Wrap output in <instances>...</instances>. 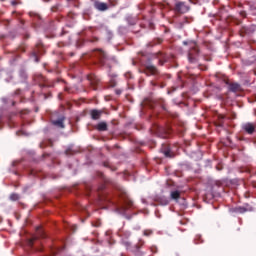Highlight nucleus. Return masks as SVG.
I'll return each instance as SVG.
<instances>
[{
	"instance_id": "obj_4",
	"label": "nucleus",
	"mask_w": 256,
	"mask_h": 256,
	"mask_svg": "<svg viewBox=\"0 0 256 256\" xmlns=\"http://www.w3.org/2000/svg\"><path fill=\"white\" fill-rule=\"evenodd\" d=\"M36 232H37V235L29 239L28 241L29 247H33V243H35L37 239H45L46 237L45 232L43 231V229H41V227H37Z\"/></svg>"
},
{
	"instance_id": "obj_11",
	"label": "nucleus",
	"mask_w": 256,
	"mask_h": 256,
	"mask_svg": "<svg viewBox=\"0 0 256 256\" xmlns=\"http://www.w3.org/2000/svg\"><path fill=\"white\" fill-rule=\"evenodd\" d=\"M101 115H103V110L92 109L90 111V117L93 119V121H98V119H101Z\"/></svg>"
},
{
	"instance_id": "obj_14",
	"label": "nucleus",
	"mask_w": 256,
	"mask_h": 256,
	"mask_svg": "<svg viewBox=\"0 0 256 256\" xmlns=\"http://www.w3.org/2000/svg\"><path fill=\"white\" fill-rule=\"evenodd\" d=\"M161 151L164 153L165 157H171V146H169V144H163Z\"/></svg>"
},
{
	"instance_id": "obj_9",
	"label": "nucleus",
	"mask_w": 256,
	"mask_h": 256,
	"mask_svg": "<svg viewBox=\"0 0 256 256\" xmlns=\"http://www.w3.org/2000/svg\"><path fill=\"white\" fill-rule=\"evenodd\" d=\"M229 213H231V215H243V213H247V208L243 206L232 207L229 209Z\"/></svg>"
},
{
	"instance_id": "obj_16",
	"label": "nucleus",
	"mask_w": 256,
	"mask_h": 256,
	"mask_svg": "<svg viewBox=\"0 0 256 256\" xmlns=\"http://www.w3.org/2000/svg\"><path fill=\"white\" fill-rule=\"evenodd\" d=\"M170 197L171 199H173L174 201H177V199H181V192L176 190V191H172L170 193Z\"/></svg>"
},
{
	"instance_id": "obj_15",
	"label": "nucleus",
	"mask_w": 256,
	"mask_h": 256,
	"mask_svg": "<svg viewBox=\"0 0 256 256\" xmlns=\"http://www.w3.org/2000/svg\"><path fill=\"white\" fill-rule=\"evenodd\" d=\"M97 131H107L108 125L107 122H100L96 125Z\"/></svg>"
},
{
	"instance_id": "obj_5",
	"label": "nucleus",
	"mask_w": 256,
	"mask_h": 256,
	"mask_svg": "<svg viewBox=\"0 0 256 256\" xmlns=\"http://www.w3.org/2000/svg\"><path fill=\"white\" fill-rule=\"evenodd\" d=\"M120 197L123 200L125 206H122V211H127L130 207H133V201L127 197V193L121 192Z\"/></svg>"
},
{
	"instance_id": "obj_20",
	"label": "nucleus",
	"mask_w": 256,
	"mask_h": 256,
	"mask_svg": "<svg viewBox=\"0 0 256 256\" xmlns=\"http://www.w3.org/2000/svg\"><path fill=\"white\" fill-rule=\"evenodd\" d=\"M151 235H153V230H144L143 231L144 237H151Z\"/></svg>"
},
{
	"instance_id": "obj_18",
	"label": "nucleus",
	"mask_w": 256,
	"mask_h": 256,
	"mask_svg": "<svg viewBox=\"0 0 256 256\" xmlns=\"http://www.w3.org/2000/svg\"><path fill=\"white\" fill-rule=\"evenodd\" d=\"M35 80H36L38 83H45V81H47V79L45 78V76H43L42 74L36 75Z\"/></svg>"
},
{
	"instance_id": "obj_29",
	"label": "nucleus",
	"mask_w": 256,
	"mask_h": 256,
	"mask_svg": "<svg viewBox=\"0 0 256 256\" xmlns=\"http://www.w3.org/2000/svg\"><path fill=\"white\" fill-rule=\"evenodd\" d=\"M116 93H117V95H121V91L120 90H117Z\"/></svg>"
},
{
	"instance_id": "obj_22",
	"label": "nucleus",
	"mask_w": 256,
	"mask_h": 256,
	"mask_svg": "<svg viewBox=\"0 0 256 256\" xmlns=\"http://www.w3.org/2000/svg\"><path fill=\"white\" fill-rule=\"evenodd\" d=\"M19 75L22 79H27V72L25 70H20Z\"/></svg>"
},
{
	"instance_id": "obj_28",
	"label": "nucleus",
	"mask_w": 256,
	"mask_h": 256,
	"mask_svg": "<svg viewBox=\"0 0 256 256\" xmlns=\"http://www.w3.org/2000/svg\"><path fill=\"white\" fill-rule=\"evenodd\" d=\"M150 83L152 87H155V85H157L154 81H151Z\"/></svg>"
},
{
	"instance_id": "obj_35",
	"label": "nucleus",
	"mask_w": 256,
	"mask_h": 256,
	"mask_svg": "<svg viewBox=\"0 0 256 256\" xmlns=\"http://www.w3.org/2000/svg\"><path fill=\"white\" fill-rule=\"evenodd\" d=\"M160 65H163V62L160 60Z\"/></svg>"
},
{
	"instance_id": "obj_3",
	"label": "nucleus",
	"mask_w": 256,
	"mask_h": 256,
	"mask_svg": "<svg viewBox=\"0 0 256 256\" xmlns=\"http://www.w3.org/2000/svg\"><path fill=\"white\" fill-rule=\"evenodd\" d=\"M143 73H145V75L148 77H159L161 75L159 69H157V67H155L153 64H144Z\"/></svg>"
},
{
	"instance_id": "obj_2",
	"label": "nucleus",
	"mask_w": 256,
	"mask_h": 256,
	"mask_svg": "<svg viewBox=\"0 0 256 256\" xmlns=\"http://www.w3.org/2000/svg\"><path fill=\"white\" fill-rule=\"evenodd\" d=\"M189 46L188 61L189 63H197L199 61V46L195 42H190Z\"/></svg>"
},
{
	"instance_id": "obj_6",
	"label": "nucleus",
	"mask_w": 256,
	"mask_h": 256,
	"mask_svg": "<svg viewBox=\"0 0 256 256\" xmlns=\"http://www.w3.org/2000/svg\"><path fill=\"white\" fill-rule=\"evenodd\" d=\"M174 11L176 13H187L189 11V6L185 2L178 1L175 3Z\"/></svg>"
},
{
	"instance_id": "obj_12",
	"label": "nucleus",
	"mask_w": 256,
	"mask_h": 256,
	"mask_svg": "<svg viewBox=\"0 0 256 256\" xmlns=\"http://www.w3.org/2000/svg\"><path fill=\"white\" fill-rule=\"evenodd\" d=\"M88 81H90V84L95 91L97 89V85H99V78L95 76V74H91L88 76Z\"/></svg>"
},
{
	"instance_id": "obj_13",
	"label": "nucleus",
	"mask_w": 256,
	"mask_h": 256,
	"mask_svg": "<svg viewBox=\"0 0 256 256\" xmlns=\"http://www.w3.org/2000/svg\"><path fill=\"white\" fill-rule=\"evenodd\" d=\"M52 124L59 129H65V118H60L58 120H53Z\"/></svg>"
},
{
	"instance_id": "obj_10",
	"label": "nucleus",
	"mask_w": 256,
	"mask_h": 256,
	"mask_svg": "<svg viewBox=\"0 0 256 256\" xmlns=\"http://www.w3.org/2000/svg\"><path fill=\"white\" fill-rule=\"evenodd\" d=\"M94 8H96L97 11H107V9H109V5L105 2L94 1Z\"/></svg>"
},
{
	"instance_id": "obj_21",
	"label": "nucleus",
	"mask_w": 256,
	"mask_h": 256,
	"mask_svg": "<svg viewBox=\"0 0 256 256\" xmlns=\"http://www.w3.org/2000/svg\"><path fill=\"white\" fill-rule=\"evenodd\" d=\"M218 119H219L218 127H223V119H225V116L219 115Z\"/></svg>"
},
{
	"instance_id": "obj_23",
	"label": "nucleus",
	"mask_w": 256,
	"mask_h": 256,
	"mask_svg": "<svg viewBox=\"0 0 256 256\" xmlns=\"http://www.w3.org/2000/svg\"><path fill=\"white\" fill-rule=\"evenodd\" d=\"M203 239L201 238V236H196V238L194 239V243L196 245H199V243H202Z\"/></svg>"
},
{
	"instance_id": "obj_25",
	"label": "nucleus",
	"mask_w": 256,
	"mask_h": 256,
	"mask_svg": "<svg viewBox=\"0 0 256 256\" xmlns=\"http://www.w3.org/2000/svg\"><path fill=\"white\" fill-rule=\"evenodd\" d=\"M97 41H99V38H96V37H95V38H92V39H91V43H97Z\"/></svg>"
},
{
	"instance_id": "obj_31",
	"label": "nucleus",
	"mask_w": 256,
	"mask_h": 256,
	"mask_svg": "<svg viewBox=\"0 0 256 256\" xmlns=\"http://www.w3.org/2000/svg\"><path fill=\"white\" fill-rule=\"evenodd\" d=\"M19 91H20V90H18V91H16V92H15V93H16V95H19Z\"/></svg>"
},
{
	"instance_id": "obj_1",
	"label": "nucleus",
	"mask_w": 256,
	"mask_h": 256,
	"mask_svg": "<svg viewBox=\"0 0 256 256\" xmlns=\"http://www.w3.org/2000/svg\"><path fill=\"white\" fill-rule=\"evenodd\" d=\"M92 57H95L97 59L98 63L102 65V67H111V64H109V56L103 49H95L92 52Z\"/></svg>"
},
{
	"instance_id": "obj_33",
	"label": "nucleus",
	"mask_w": 256,
	"mask_h": 256,
	"mask_svg": "<svg viewBox=\"0 0 256 256\" xmlns=\"http://www.w3.org/2000/svg\"><path fill=\"white\" fill-rule=\"evenodd\" d=\"M34 14H33V12H30V16H33Z\"/></svg>"
},
{
	"instance_id": "obj_19",
	"label": "nucleus",
	"mask_w": 256,
	"mask_h": 256,
	"mask_svg": "<svg viewBox=\"0 0 256 256\" xmlns=\"http://www.w3.org/2000/svg\"><path fill=\"white\" fill-rule=\"evenodd\" d=\"M19 199H21V196H19L17 193H12L10 195V201H19Z\"/></svg>"
},
{
	"instance_id": "obj_27",
	"label": "nucleus",
	"mask_w": 256,
	"mask_h": 256,
	"mask_svg": "<svg viewBox=\"0 0 256 256\" xmlns=\"http://www.w3.org/2000/svg\"><path fill=\"white\" fill-rule=\"evenodd\" d=\"M162 109H163L164 111H167V107H165V102H163V101H162Z\"/></svg>"
},
{
	"instance_id": "obj_17",
	"label": "nucleus",
	"mask_w": 256,
	"mask_h": 256,
	"mask_svg": "<svg viewBox=\"0 0 256 256\" xmlns=\"http://www.w3.org/2000/svg\"><path fill=\"white\" fill-rule=\"evenodd\" d=\"M145 245V241L143 239H140L138 243L135 245V253H138V251Z\"/></svg>"
},
{
	"instance_id": "obj_34",
	"label": "nucleus",
	"mask_w": 256,
	"mask_h": 256,
	"mask_svg": "<svg viewBox=\"0 0 256 256\" xmlns=\"http://www.w3.org/2000/svg\"><path fill=\"white\" fill-rule=\"evenodd\" d=\"M37 47H38V49H41V45H38Z\"/></svg>"
},
{
	"instance_id": "obj_30",
	"label": "nucleus",
	"mask_w": 256,
	"mask_h": 256,
	"mask_svg": "<svg viewBox=\"0 0 256 256\" xmlns=\"http://www.w3.org/2000/svg\"><path fill=\"white\" fill-rule=\"evenodd\" d=\"M16 4H17V2H15V1H14V2H12V5H16Z\"/></svg>"
},
{
	"instance_id": "obj_26",
	"label": "nucleus",
	"mask_w": 256,
	"mask_h": 256,
	"mask_svg": "<svg viewBox=\"0 0 256 256\" xmlns=\"http://www.w3.org/2000/svg\"><path fill=\"white\" fill-rule=\"evenodd\" d=\"M60 251H61V248H56L55 250H53V253L55 255V253H60Z\"/></svg>"
},
{
	"instance_id": "obj_7",
	"label": "nucleus",
	"mask_w": 256,
	"mask_h": 256,
	"mask_svg": "<svg viewBox=\"0 0 256 256\" xmlns=\"http://www.w3.org/2000/svg\"><path fill=\"white\" fill-rule=\"evenodd\" d=\"M226 85H228V90L231 91V93H239V91H241V84L237 82L226 81Z\"/></svg>"
},
{
	"instance_id": "obj_8",
	"label": "nucleus",
	"mask_w": 256,
	"mask_h": 256,
	"mask_svg": "<svg viewBox=\"0 0 256 256\" xmlns=\"http://www.w3.org/2000/svg\"><path fill=\"white\" fill-rule=\"evenodd\" d=\"M242 129L248 135H253V133H255V124L251 122H246L242 125Z\"/></svg>"
},
{
	"instance_id": "obj_32",
	"label": "nucleus",
	"mask_w": 256,
	"mask_h": 256,
	"mask_svg": "<svg viewBox=\"0 0 256 256\" xmlns=\"http://www.w3.org/2000/svg\"><path fill=\"white\" fill-rule=\"evenodd\" d=\"M184 45H187L188 43L186 41L183 42Z\"/></svg>"
},
{
	"instance_id": "obj_24",
	"label": "nucleus",
	"mask_w": 256,
	"mask_h": 256,
	"mask_svg": "<svg viewBox=\"0 0 256 256\" xmlns=\"http://www.w3.org/2000/svg\"><path fill=\"white\" fill-rule=\"evenodd\" d=\"M32 55H33V57H35L36 63H39V58H37V51H34V52L32 53Z\"/></svg>"
}]
</instances>
